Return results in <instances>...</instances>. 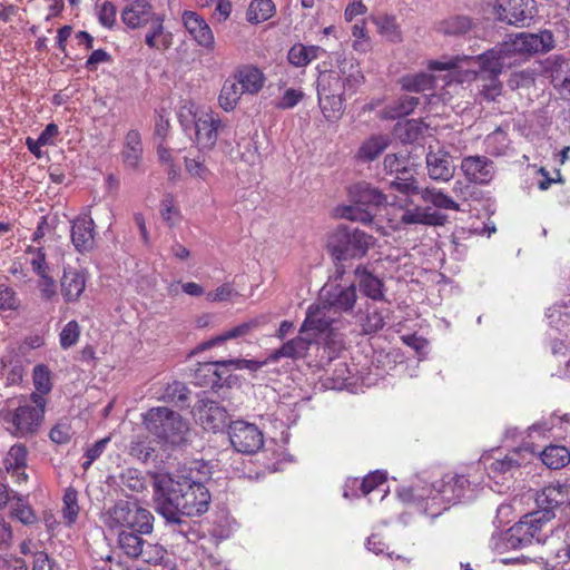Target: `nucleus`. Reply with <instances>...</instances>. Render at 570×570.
Instances as JSON below:
<instances>
[{"label":"nucleus","mask_w":570,"mask_h":570,"mask_svg":"<svg viewBox=\"0 0 570 570\" xmlns=\"http://www.w3.org/2000/svg\"><path fill=\"white\" fill-rule=\"evenodd\" d=\"M153 478L155 509L167 523L181 525L183 517H199L208 511L210 492L191 471Z\"/></svg>","instance_id":"obj_1"},{"label":"nucleus","mask_w":570,"mask_h":570,"mask_svg":"<svg viewBox=\"0 0 570 570\" xmlns=\"http://www.w3.org/2000/svg\"><path fill=\"white\" fill-rule=\"evenodd\" d=\"M1 411L7 431L16 438H30L38 433L43 419L47 400L41 394L31 393L9 399Z\"/></svg>","instance_id":"obj_2"},{"label":"nucleus","mask_w":570,"mask_h":570,"mask_svg":"<svg viewBox=\"0 0 570 570\" xmlns=\"http://www.w3.org/2000/svg\"><path fill=\"white\" fill-rule=\"evenodd\" d=\"M550 521L551 512L549 511L523 515L503 534L501 544L497 543L495 549H522L534 542L543 543L552 532Z\"/></svg>","instance_id":"obj_3"},{"label":"nucleus","mask_w":570,"mask_h":570,"mask_svg":"<svg viewBox=\"0 0 570 570\" xmlns=\"http://www.w3.org/2000/svg\"><path fill=\"white\" fill-rule=\"evenodd\" d=\"M144 424L149 433L171 446L185 444L190 430L186 419L165 406L148 410L144 415Z\"/></svg>","instance_id":"obj_4"},{"label":"nucleus","mask_w":570,"mask_h":570,"mask_svg":"<svg viewBox=\"0 0 570 570\" xmlns=\"http://www.w3.org/2000/svg\"><path fill=\"white\" fill-rule=\"evenodd\" d=\"M374 237L357 227L338 225L327 236L326 248L335 261L362 258L374 245Z\"/></svg>","instance_id":"obj_5"},{"label":"nucleus","mask_w":570,"mask_h":570,"mask_svg":"<svg viewBox=\"0 0 570 570\" xmlns=\"http://www.w3.org/2000/svg\"><path fill=\"white\" fill-rule=\"evenodd\" d=\"M105 523L108 528L135 530L140 533H151L154 530V515L138 502L126 500L117 501L106 513Z\"/></svg>","instance_id":"obj_6"},{"label":"nucleus","mask_w":570,"mask_h":570,"mask_svg":"<svg viewBox=\"0 0 570 570\" xmlns=\"http://www.w3.org/2000/svg\"><path fill=\"white\" fill-rule=\"evenodd\" d=\"M554 47V38L551 31L543 30L539 33L521 32L514 38L490 49L504 61H510L514 56H530L547 52Z\"/></svg>","instance_id":"obj_7"},{"label":"nucleus","mask_w":570,"mask_h":570,"mask_svg":"<svg viewBox=\"0 0 570 570\" xmlns=\"http://www.w3.org/2000/svg\"><path fill=\"white\" fill-rule=\"evenodd\" d=\"M150 533H140L135 530H120L118 533V548L130 559L141 560L150 564H159L167 554L166 549L157 543L149 542L144 535Z\"/></svg>","instance_id":"obj_8"},{"label":"nucleus","mask_w":570,"mask_h":570,"mask_svg":"<svg viewBox=\"0 0 570 570\" xmlns=\"http://www.w3.org/2000/svg\"><path fill=\"white\" fill-rule=\"evenodd\" d=\"M480 70L476 73L479 80L483 81L480 88V94L489 101H493L501 95L502 83L499 80V75L503 68L510 66L511 61H504L499 56L494 55L491 50L478 57Z\"/></svg>","instance_id":"obj_9"},{"label":"nucleus","mask_w":570,"mask_h":570,"mask_svg":"<svg viewBox=\"0 0 570 570\" xmlns=\"http://www.w3.org/2000/svg\"><path fill=\"white\" fill-rule=\"evenodd\" d=\"M351 79L342 80L338 75H328L318 81L317 95L320 106L326 118H337L343 112V94Z\"/></svg>","instance_id":"obj_10"},{"label":"nucleus","mask_w":570,"mask_h":570,"mask_svg":"<svg viewBox=\"0 0 570 570\" xmlns=\"http://www.w3.org/2000/svg\"><path fill=\"white\" fill-rule=\"evenodd\" d=\"M471 492L470 481L464 475H445L442 480L433 483L429 499L435 504L438 501L445 503L443 510L450 504H456Z\"/></svg>","instance_id":"obj_11"},{"label":"nucleus","mask_w":570,"mask_h":570,"mask_svg":"<svg viewBox=\"0 0 570 570\" xmlns=\"http://www.w3.org/2000/svg\"><path fill=\"white\" fill-rule=\"evenodd\" d=\"M228 435L230 444L239 453H256L264 444L262 431L255 424L242 420L229 424Z\"/></svg>","instance_id":"obj_12"},{"label":"nucleus","mask_w":570,"mask_h":570,"mask_svg":"<svg viewBox=\"0 0 570 570\" xmlns=\"http://www.w3.org/2000/svg\"><path fill=\"white\" fill-rule=\"evenodd\" d=\"M194 414L199 424L207 431L218 432L229 428L228 411L218 402L202 397L194 406Z\"/></svg>","instance_id":"obj_13"},{"label":"nucleus","mask_w":570,"mask_h":570,"mask_svg":"<svg viewBox=\"0 0 570 570\" xmlns=\"http://www.w3.org/2000/svg\"><path fill=\"white\" fill-rule=\"evenodd\" d=\"M317 301L328 312L351 313L357 302L356 287H321Z\"/></svg>","instance_id":"obj_14"},{"label":"nucleus","mask_w":570,"mask_h":570,"mask_svg":"<svg viewBox=\"0 0 570 570\" xmlns=\"http://www.w3.org/2000/svg\"><path fill=\"white\" fill-rule=\"evenodd\" d=\"M161 13H157L151 3L146 0H135L124 7L120 18L124 24L131 29L147 28Z\"/></svg>","instance_id":"obj_15"},{"label":"nucleus","mask_w":570,"mask_h":570,"mask_svg":"<svg viewBox=\"0 0 570 570\" xmlns=\"http://www.w3.org/2000/svg\"><path fill=\"white\" fill-rule=\"evenodd\" d=\"M461 170L469 183L488 185L495 175L493 160L485 156H466L461 161Z\"/></svg>","instance_id":"obj_16"},{"label":"nucleus","mask_w":570,"mask_h":570,"mask_svg":"<svg viewBox=\"0 0 570 570\" xmlns=\"http://www.w3.org/2000/svg\"><path fill=\"white\" fill-rule=\"evenodd\" d=\"M195 140L200 150L212 149L218 138V132L224 129L222 120L213 114H203L193 121Z\"/></svg>","instance_id":"obj_17"},{"label":"nucleus","mask_w":570,"mask_h":570,"mask_svg":"<svg viewBox=\"0 0 570 570\" xmlns=\"http://www.w3.org/2000/svg\"><path fill=\"white\" fill-rule=\"evenodd\" d=\"M327 308L317 303L308 306L304 322L299 327V334H306L308 337L330 333L334 320L326 315Z\"/></svg>","instance_id":"obj_18"},{"label":"nucleus","mask_w":570,"mask_h":570,"mask_svg":"<svg viewBox=\"0 0 570 570\" xmlns=\"http://www.w3.org/2000/svg\"><path fill=\"white\" fill-rule=\"evenodd\" d=\"M570 501V487L567 484H550L537 493L535 503L539 508L535 512H551V520L554 518V510Z\"/></svg>","instance_id":"obj_19"},{"label":"nucleus","mask_w":570,"mask_h":570,"mask_svg":"<svg viewBox=\"0 0 570 570\" xmlns=\"http://www.w3.org/2000/svg\"><path fill=\"white\" fill-rule=\"evenodd\" d=\"M183 23L191 38L209 51L215 48L214 33L203 17L194 11L185 10L181 16Z\"/></svg>","instance_id":"obj_20"},{"label":"nucleus","mask_w":570,"mask_h":570,"mask_svg":"<svg viewBox=\"0 0 570 570\" xmlns=\"http://www.w3.org/2000/svg\"><path fill=\"white\" fill-rule=\"evenodd\" d=\"M350 196L353 203L361 204L372 212L387 204V196L367 181H360L351 186Z\"/></svg>","instance_id":"obj_21"},{"label":"nucleus","mask_w":570,"mask_h":570,"mask_svg":"<svg viewBox=\"0 0 570 570\" xmlns=\"http://www.w3.org/2000/svg\"><path fill=\"white\" fill-rule=\"evenodd\" d=\"M448 223V216L432 210L431 207L415 206L414 208H405L400 217V224L406 225H426V226H444Z\"/></svg>","instance_id":"obj_22"},{"label":"nucleus","mask_w":570,"mask_h":570,"mask_svg":"<svg viewBox=\"0 0 570 570\" xmlns=\"http://www.w3.org/2000/svg\"><path fill=\"white\" fill-rule=\"evenodd\" d=\"M426 167L429 176L433 180H450L455 171L452 157L443 150L430 151L426 155Z\"/></svg>","instance_id":"obj_23"},{"label":"nucleus","mask_w":570,"mask_h":570,"mask_svg":"<svg viewBox=\"0 0 570 570\" xmlns=\"http://www.w3.org/2000/svg\"><path fill=\"white\" fill-rule=\"evenodd\" d=\"M266 323L265 316H258L250 318L249 321L243 322L220 335L205 342L203 344V348H210L213 346L219 345L227 340H235V338H242L252 335L254 332H256L259 327H262Z\"/></svg>","instance_id":"obj_24"},{"label":"nucleus","mask_w":570,"mask_h":570,"mask_svg":"<svg viewBox=\"0 0 570 570\" xmlns=\"http://www.w3.org/2000/svg\"><path fill=\"white\" fill-rule=\"evenodd\" d=\"M495 10L498 19L509 24H523L531 18L525 0H497Z\"/></svg>","instance_id":"obj_25"},{"label":"nucleus","mask_w":570,"mask_h":570,"mask_svg":"<svg viewBox=\"0 0 570 570\" xmlns=\"http://www.w3.org/2000/svg\"><path fill=\"white\" fill-rule=\"evenodd\" d=\"M299 334L298 336L287 341L279 348L275 350L268 360L276 362L282 357L292 360H299L307 356L309 347L314 342L313 337H308L306 334Z\"/></svg>","instance_id":"obj_26"},{"label":"nucleus","mask_w":570,"mask_h":570,"mask_svg":"<svg viewBox=\"0 0 570 570\" xmlns=\"http://www.w3.org/2000/svg\"><path fill=\"white\" fill-rule=\"evenodd\" d=\"M229 367H233L227 360L217 362H207L202 364V371L210 374V380L199 381V385L209 386L213 390L220 389L232 383Z\"/></svg>","instance_id":"obj_27"},{"label":"nucleus","mask_w":570,"mask_h":570,"mask_svg":"<svg viewBox=\"0 0 570 570\" xmlns=\"http://www.w3.org/2000/svg\"><path fill=\"white\" fill-rule=\"evenodd\" d=\"M94 227L91 218H77L71 226V240L79 252H88L94 247Z\"/></svg>","instance_id":"obj_28"},{"label":"nucleus","mask_w":570,"mask_h":570,"mask_svg":"<svg viewBox=\"0 0 570 570\" xmlns=\"http://www.w3.org/2000/svg\"><path fill=\"white\" fill-rule=\"evenodd\" d=\"M551 81L563 98H570V59L557 57L551 67Z\"/></svg>","instance_id":"obj_29"},{"label":"nucleus","mask_w":570,"mask_h":570,"mask_svg":"<svg viewBox=\"0 0 570 570\" xmlns=\"http://www.w3.org/2000/svg\"><path fill=\"white\" fill-rule=\"evenodd\" d=\"M121 155L127 168H138L142 156V145L140 134L137 130L132 129L127 132Z\"/></svg>","instance_id":"obj_30"},{"label":"nucleus","mask_w":570,"mask_h":570,"mask_svg":"<svg viewBox=\"0 0 570 570\" xmlns=\"http://www.w3.org/2000/svg\"><path fill=\"white\" fill-rule=\"evenodd\" d=\"M235 78L238 80L242 91L255 95L264 86L265 77L263 72L254 66H244L240 68Z\"/></svg>","instance_id":"obj_31"},{"label":"nucleus","mask_w":570,"mask_h":570,"mask_svg":"<svg viewBox=\"0 0 570 570\" xmlns=\"http://www.w3.org/2000/svg\"><path fill=\"white\" fill-rule=\"evenodd\" d=\"M165 16L160 14L149 23L148 31L145 35V43L150 49L166 50L170 47V33L165 35Z\"/></svg>","instance_id":"obj_32"},{"label":"nucleus","mask_w":570,"mask_h":570,"mask_svg":"<svg viewBox=\"0 0 570 570\" xmlns=\"http://www.w3.org/2000/svg\"><path fill=\"white\" fill-rule=\"evenodd\" d=\"M542 463L552 470H559L570 463V451L564 445L550 444L540 452Z\"/></svg>","instance_id":"obj_33"},{"label":"nucleus","mask_w":570,"mask_h":570,"mask_svg":"<svg viewBox=\"0 0 570 570\" xmlns=\"http://www.w3.org/2000/svg\"><path fill=\"white\" fill-rule=\"evenodd\" d=\"M419 195H421L424 203H429L439 209L461 210L459 203L436 187L421 188Z\"/></svg>","instance_id":"obj_34"},{"label":"nucleus","mask_w":570,"mask_h":570,"mask_svg":"<svg viewBox=\"0 0 570 570\" xmlns=\"http://www.w3.org/2000/svg\"><path fill=\"white\" fill-rule=\"evenodd\" d=\"M324 52L325 51L318 46H304L302 43H296L289 49L287 59L289 63L295 67H305Z\"/></svg>","instance_id":"obj_35"},{"label":"nucleus","mask_w":570,"mask_h":570,"mask_svg":"<svg viewBox=\"0 0 570 570\" xmlns=\"http://www.w3.org/2000/svg\"><path fill=\"white\" fill-rule=\"evenodd\" d=\"M435 77L428 72L403 76L400 80L403 90L409 92H424L435 88Z\"/></svg>","instance_id":"obj_36"},{"label":"nucleus","mask_w":570,"mask_h":570,"mask_svg":"<svg viewBox=\"0 0 570 570\" xmlns=\"http://www.w3.org/2000/svg\"><path fill=\"white\" fill-rule=\"evenodd\" d=\"M384 171L387 175L404 176V174H411L415 171L414 165L410 161L407 155L387 154L383 160Z\"/></svg>","instance_id":"obj_37"},{"label":"nucleus","mask_w":570,"mask_h":570,"mask_svg":"<svg viewBox=\"0 0 570 570\" xmlns=\"http://www.w3.org/2000/svg\"><path fill=\"white\" fill-rule=\"evenodd\" d=\"M390 141L387 136H373L362 144L357 157L363 161H373L389 147Z\"/></svg>","instance_id":"obj_38"},{"label":"nucleus","mask_w":570,"mask_h":570,"mask_svg":"<svg viewBox=\"0 0 570 570\" xmlns=\"http://www.w3.org/2000/svg\"><path fill=\"white\" fill-rule=\"evenodd\" d=\"M242 89L243 88H240V85L236 78L235 80L227 79L223 85L218 98L220 107L226 111L233 110L242 95L245 94L242 91Z\"/></svg>","instance_id":"obj_39"},{"label":"nucleus","mask_w":570,"mask_h":570,"mask_svg":"<svg viewBox=\"0 0 570 570\" xmlns=\"http://www.w3.org/2000/svg\"><path fill=\"white\" fill-rule=\"evenodd\" d=\"M27 455L28 451L23 444L12 445L4 461L6 469L8 471L16 472L19 476L22 475L26 479L27 475L23 470L27 466Z\"/></svg>","instance_id":"obj_40"},{"label":"nucleus","mask_w":570,"mask_h":570,"mask_svg":"<svg viewBox=\"0 0 570 570\" xmlns=\"http://www.w3.org/2000/svg\"><path fill=\"white\" fill-rule=\"evenodd\" d=\"M429 104L428 95L411 96L403 95L395 102L392 108L394 117H404L412 114L420 106H426Z\"/></svg>","instance_id":"obj_41"},{"label":"nucleus","mask_w":570,"mask_h":570,"mask_svg":"<svg viewBox=\"0 0 570 570\" xmlns=\"http://www.w3.org/2000/svg\"><path fill=\"white\" fill-rule=\"evenodd\" d=\"M275 4L272 0H252L247 9V20L252 23H261L273 17Z\"/></svg>","instance_id":"obj_42"},{"label":"nucleus","mask_w":570,"mask_h":570,"mask_svg":"<svg viewBox=\"0 0 570 570\" xmlns=\"http://www.w3.org/2000/svg\"><path fill=\"white\" fill-rule=\"evenodd\" d=\"M415 174V171H411V174H404V176H395L390 181V187L406 196L419 195L421 188Z\"/></svg>","instance_id":"obj_43"},{"label":"nucleus","mask_w":570,"mask_h":570,"mask_svg":"<svg viewBox=\"0 0 570 570\" xmlns=\"http://www.w3.org/2000/svg\"><path fill=\"white\" fill-rule=\"evenodd\" d=\"M120 481L124 487L132 492H142L147 489V476L137 469H126L120 474Z\"/></svg>","instance_id":"obj_44"},{"label":"nucleus","mask_w":570,"mask_h":570,"mask_svg":"<svg viewBox=\"0 0 570 570\" xmlns=\"http://www.w3.org/2000/svg\"><path fill=\"white\" fill-rule=\"evenodd\" d=\"M522 462L520 461V451L514 450L507 454L503 459L494 460L490 465L489 470L493 473L505 474L520 468Z\"/></svg>","instance_id":"obj_45"},{"label":"nucleus","mask_w":570,"mask_h":570,"mask_svg":"<svg viewBox=\"0 0 570 570\" xmlns=\"http://www.w3.org/2000/svg\"><path fill=\"white\" fill-rule=\"evenodd\" d=\"M188 395L189 390L187 386L181 382L175 381L165 387L161 400L167 403L179 405L187 401Z\"/></svg>","instance_id":"obj_46"},{"label":"nucleus","mask_w":570,"mask_h":570,"mask_svg":"<svg viewBox=\"0 0 570 570\" xmlns=\"http://www.w3.org/2000/svg\"><path fill=\"white\" fill-rule=\"evenodd\" d=\"M371 21L376 26L377 31L390 41L396 42L401 40V33L394 18L384 16L372 18Z\"/></svg>","instance_id":"obj_47"},{"label":"nucleus","mask_w":570,"mask_h":570,"mask_svg":"<svg viewBox=\"0 0 570 570\" xmlns=\"http://www.w3.org/2000/svg\"><path fill=\"white\" fill-rule=\"evenodd\" d=\"M341 217L353 220V222H360L363 224H370L373 220L374 214L371 209L365 208L361 204L354 203L351 206H346L342 208L341 210Z\"/></svg>","instance_id":"obj_48"},{"label":"nucleus","mask_w":570,"mask_h":570,"mask_svg":"<svg viewBox=\"0 0 570 570\" xmlns=\"http://www.w3.org/2000/svg\"><path fill=\"white\" fill-rule=\"evenodd\" d=\"M11 514L17 518L21 523L31 525L37 522V515L30 504L20 497H14Z\"/></svg>","instance_id":"obj_49"},{"label":"nucleus","mask_w":570,"mask_h":570,"mask_svg":"<svg viewBox=\"0 0 570 570\" xmlns=\"http://www.w3.org/2000/svg\"><path fill=\"white\" fill-rule=\"evenodd\" d=\"M33 385L36 387L37 394H41L43 397L46 394H48L51 389V377H50V371L49 368L43 364H38L33 368Z\"/></svg>","instance_id":"obj_50"},{"label":"nucleus","mask_w":570,"mask_h":570,"mask_svg":"<svg viewBox=\"0 0 570 570\" xmlns=\"http://www.w3.org/2000/svg\"><path fill=\"white\" fill-rule=\"evenodd\" d=\"M29 253L33 254L30 261L32 271L46 282L45 285H53L55 281L49 276V266L46 263V255L41 248L29 249Z\"/></svg>","instance_id":"obj_51"},{"label":"nucleus","mask_w":570,"mask_h":570,"mask_svg":"<svg viewBox=\"0 0 570 570\" xmlns=\"http://www.w3.org/2000/svg\"><path fill=\"white\" fill-rule=\"evenodd\" d=\"M78 492L73 488H68L65 491L62 502V514L63 518L68 521V523H73L78 517L79 513V505H78Z\"/></svg>","instance_id":"obj_52"},{"label":"nucleus","mask_w":570,"mask_h":570,"mask_svg":"<svg viewBox=\"0 0 570 570\" xmlns=\"http://www.w3.org/2000/svg\"><path fill=\"white\" fill-rule=\"evenodd\" d=\"M87 282H90L87 268L81 266H68L65 268L60 285H86Z\"/></svg>","instance_id":"obj_53"},{"label":"nucleus","mask_w":570,"mask_h":570,"mask_svg":"<svg viewBox=\"0 0 570 570\" xmlns=\"http://www.w3.org/2000/svg\"><path fill=\"white\" fill-rule=\"evenodd\" d=\"M472 27V21L465 16H455L444 22L443 30L448 35L460 36L466 33Z\"/></svg>","instance_id":"obj_54"},{"label":"nucleus","mask_w":570,"mask_h":570,"mask_svg":"<svg viewBox=\"0 0 570 570\" xmlns=\"http://www.w3.org/2000/svg\"><path fill=\"white\" fill-rule=\"evenodd\" d=\"M80 336V326L77 321L68 322L60 332V346L67 350L77 344Z\"/></svg>","instance_id":"obj_55"},{"label":"nucleus","mask_w":570,"mask_h":570,"mask_svg":"<svg viewBox=\"0 0 570 570\" xmlns=\"http://www.w3.org/2000/svg\"><path fill=\"white\" fill-rule=\"evenodd\" d=\"M98 8V20L106 28H112L116 23L117 8L110 1H104L97 3Z\"/></svg>","instance_id":"obj_56"},{"label":"nucleus","mask_w":570,"mask_h":570,"mask_svg":"<svg viewBox=\"0 0 570 570\" xmlns=\"http://www.w3.org/2000/svg\"><path fill=\"white\" fill-rule=\"evenodd\" d=\"M386 482V474L381 471L368 473L360 483V490L363 495H367Z\"/></svg>","instance_id":"obj_57"},{"label":"nucleus","mask_w":570,"mask_h":570,"mask_svg":"<svg viewBox=\"0 0 570 570\" xmlns=\"http://www.w3.org/2000/svg\"><path fill=\"white\" fill-rule=\"evenodd\" d=\"M304 98V92L298 89L288 88L277 100L275 107L278 109H292Z\"/></svg>","instance_id":"obj_58"},{"label":"nucleus","mask_w":570,"mask_h":570,"mask_svg":"<svg viewBox=\"0 0 570 570\" xmlns=\"http://www.w3.org/2000/svg\"><path fill=\"white\" fill-rule=\"evenodd\" d=\"M361 325L364 333L371 334L382 330L385 325V322L383 315L380 312L374 311L368 313L365 317L361 318Z\"/></svg>","instance_id":"obj_59"},{"label":"nucleus","mask_w":570,"mask_h":570,"mask_svg":"<svg viewBox=\"0 0 570 570\" xmlns=\"http://www.w3.org/2000/svg\"><path fill=\"white\" fill-rule=\"evenodd\" d=\"M185 167L188 174H190L194 177H198L203 180H206L210 175L209 169L204 165V159H200V157H186Z\"/></svg>","instance_id":"obj_60"},{"label":"nucleus","mask_w":570,"mask_h":570,"mask_svg":"<svg viewBox=\"0 0 570 570\" xmlns=\"http://www.w3.org/2000/svg\"><path fill=\"white\" fill-rule=\"evenodd\" d=\"M50 440L57 444H66L71 439V426L68 422H58L49 433Z\"/></svg>","instance_id":"obj_61"},{"label":"nucleus","mask_w":570,"mask_h":570,"mask_svg":"<svg viewBox=\"0 0 570 570\" xmlns=\"http://www.w3.org/2000/svg\"><path fill=\"white\" fill-rule=\"evenodd\" d=\"M20 306V299L12 287H0V311H14Z\"/></svg>","instance_id":"obj_62"},{"label":"nucleus","mask_w":570,"mask_h":570,"mask_svg":"<svg viewBox=\"0 0 570 570\" xmlns=\"http://www.w3.org/2000/svg\"><path fill=\"white\" fill-rule=\"evenodd\" d=\"M238 295L232 287H217L206 293V299L209 302H235V297Z\"/></svg>","instance_id":"obj_63"},{"label":"nucleus","mask_w":570,"mask_h":570,"mask_svg":"<svg viewBox=\"0 0 570 570\" xmlns=\"http://www.w3.org/2000/svg\"><path fill=\"white\" fill-rule=\"evenodd\" d=\"M32 570H58V564L46 551H36L33 553Z\"/></svg>","instance_id":"obj_64"}]
</instances>
